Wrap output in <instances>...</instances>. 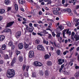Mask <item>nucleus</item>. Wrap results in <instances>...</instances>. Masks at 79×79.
Segmentation results:
<instances>
[{
  "label": "nucleus",
  "instance_id": "obj_53",
  "mask_svg": "<svg viewBox=\"0 0 79 79\" xmlns=\"http://www.w3.org/2000/svg\"><path fill=\"white\" fill-rule=\"evenodd\" d=\"M75 39L77 41V40H79V36H78L77 37H76V38H75Z\"/></svg>",
  "mask_w": 79,
  "mask_h": 79
},
{
  "label": "nucleus",
  "instance_id": "obj_51",
  "mask_svg": "<svg viewBox=\"0 0 79 79\" xmlns=\"http://www.w3.org/2000/svg\"><path fill=\"white\" fill-rule=\"evenodd\" d=\"M29 68V66H27L26 69V71L28 72Z\"/></svg>",
  "mask_w": 79,
  "mask_h": 79
},
{
  "label": "nucleus",
  "instance_id": "obj_13",
  "mask_svg": "<svg viewBox=\"0 0 79 79\" xmlns=\"http://www.w3.org/2000/svg\"><path fill=\"white\" fill-rule=\"evenodd\" d=\"M5 3L6 5H9L11 3L10 0H5Z\"/></svg>",
  "mask_w": 79,
  "mask_h": 79
},
{
  "label": "nucleus",
  "instance_id": "obj_57",
  "mask_svg": "<svg viewBox=\"0 0 79 79\" xmlns=\"http://www.w3.org/2000/svg\"><path fill=\"white\" fill-rule=\"evenodd\" d=\"M48 21H50L52 23H53V22H54L53 20L52 19H48Z\"/></svg>",
  "mask_w": 79,
  "mask_h": 79
},
{
  "label": "nucleus",
  "instance_id": "obj_56",
  "mask_svg": "<svg viewBox=\"0 0 79 79\" xmlns=\"http://www.w3.org/2000/svg\"><path fill=\"white\" fill-rule=\"evenodd\" d=\"M0 53H1V54H3V51H2V49L0 48Z\"/></svg>",
  "mask_w": 79,
  "mask_h": 79
},
{
  "label": "nucleus",
  "instance_id": "obj_27",
  "mask_svg": "<svg viewBox=\"0 0 79 79\" xmlns=\"http://www.w3.org/2000/svg\"><path fill=\"white\" fill-rule=\"evenodd\" d=\"M67 31V30L66 29H64L63 31V37H64V38H65V34H66V33H65V32H66V31Z\"/></svg>",
  "mask_w": 79,
  "mask_h": 79
},
{
  "label": "nucleus",
  "instance_id": "obj_58",
  "mask_svg": "<svg viewBox=\"0 0 79 79\" xmlns=\"http://www.w3.org/2000/svg\"><path fill=\"white\" fill-rule=\"evenodd\" d=\"M74 34H75V33H74V31H73L72 33L71 36H74Z\"/></svg>",
  "mask_w": 79,
  "mask_h": 79
},
{
  "label": "nucleus",
  "instance_id": "obj_17",
  "mask_svg": "<svg viewBox=\"0 0 79 79\" xmlns=\"http://www.w3.org/2000/svg\"><path fill=\"white\" fill-rule=\"evenodd\" d=\"M35 43L36 45H39L40 43V40L38 39H37L35 41Z\"/></svg>",
  "mask_w": 79,
  "mask_h": 79
},
{
  "label": "nucleus",
  "instance_id": "obj_62",
  "mask_svg": "<svg viewBox=\"0 0 79 79\" xmlns=\"http://www.w3.org/2000/svg\"><path fill=\"white\" fill-rule=\"evenodd\" d=\"M39 15H42V12L41 11H40L39 12Z\"/></svg>",
  "mask_w": 79,
  "mask_h": 79
},
{
  "label": "nucleus",
  "instance_id": "obj_14",
  "mask_svg": "<svg viewBox=\"0 0 79 79\" xmlns=\"http://www.w3.org/2000/svg\"><path fill=\"white\" fill-rule=\"evenodd\" d=\"M5 37L3 35H1L0 36V42H2L3 40L5 39Z\"/></svg>",
  "mask_w": 79,
  "mask_h": 79
},
{
  "label": "nucleus",
  "instance_id": "obj_34",
  "mask_svg": "<svg viewBox=\"0 0 79 79\" xmlns=\"http://www.w3.org/2000/svg\"><path fill=\"white\" fill-rule=\"evenodd\" d=\"M56 53L58 55H60V53H61V51H60V50L59 49L57 50Z\"/></svg>",
  "mask_w": 79,
  "mask_h": 79
},
{
  "label": "nucleus",
  "instance_id": "obj_6",
  "mask_svg": "<svg viewBox=\"0 0 79 79\" xmlns=\"http://www.w3.org/2000/svg\"><path fill=\"white\" fill-rule=\"evenodd\" d=\"M28 57L32 58L34 56V52L33 51H30L28 54Z\"/></svg>",
  "mask_w": 79,
  "mask_h": 79
},
{
  "label": "nucleus",
  "instance_id": "obj_54",
  "mask_svg": "<svg viewBox=\"0 0 79 79\" xmlns=\"http://www.w3.org/2000/svg\"><path fill=\"white\" fill-rule=\"evenodd\" d=\"M48 35H49L48 36V38H52V35H51V34L48 33Z\"/></svg>",
  "mask_w": 79,
  "mask_h": 79
},
{
  "label": "nucleus",
  "instance_id": "obj_41",
  "mask_svg": "<svg viewBox=\"0 0 79 79\" xmlns=\"http://www.w3.org/2000/svg\"><path fill=\"white\" fill-rule=\"evenodd\" d=\"M67 12H68V13H71V9L68 8L67 9Z\"/></svg>",
  "mask_w": 79,
  "mask_h": 79
},
{
  "label": "nucleus",
  "instance_id": "obj_39",
  "mask_svg": "<svg viewBox=\"0 0 79 79\" xmlns=\"http://www.w3.org/2000/svg\"><path fill=\"white\" fill-rule=\"evenodd\" d=\"M39 74L40 76H43V71H40Z\"/></svg>",
  "mask_w": 79,
  "mask_h": 79
},
{
  "label": "nucleus",
  "instance_id": "obj_32",
  "mask_svg": "<svg viewBox=\"0 0 79 79\" xmlns=\"http://www.w3.org/2000/svg\"><path fill=\"white\" fill-rule=\"evenodd\" d=\"M56 37H57V39L59 38L60 37V33H57L56 35Z\"/></svg>",
  "mask_w": 79,
  "mask_h": 79
},
{
  "label": "nucleus",
  "instance_id": "obj_15",
  "mask_svg": "<svg viewBox=\"0 0 79 79\" xmlns=\"http://www.w3.org/2000/svg\"><path fill=\"white\" fill-rule=\"evenodd\" d=\"M53 13L54 15H59V12L58 10H54L53 11Z\"/></svg>",
  "mask_w": 79,
  "mask_h": 79
},
{
  "label": "nucleus",
  "instance_id": "obj_2",
  "mask_svg": "<svg viewBox=\"0 0 79 79\" xmlns=\"http://www.w3.org/2000/svg\"><path fill=\"white\" fill-rule=\"evenodd\" d=\"M16 57H14L13 59L12 60L11 62L10 63V64H9V61H8L7 63V64H9V66H11V67H13V66H14V64L16 62Z\"/></svg>",
  "mask_w": 79,
  "mask_h": 79
},
{
  "label": "nucleus",
  "instance_id": "obj_33",
  "mask_svg": "<svg viewBox=\"0 0 79 79\" xmlns=\"http://www.w3.org/2000/svg\"><path fill=\"white\" fill-rule=\"evenodd\" d=\"M24 75L26 77H29V74H28V73L27 72L25 73H24Z\"/></svg>",
  "mask_w": 79,
  "mask_h": 79
},
{
  "label": "nucleus",
  "instance_id": "obj_19",
  "mask_svg": "<svg viewBox=\"0 0 79 79\" xmlns=\"http://www.w3.org/2000/svg\"><path fill=\"white\" fill-rule=\"evenodd\" d=\"M47 64L48 66H52V62L50 61H48L47 62Z\"/></svg>",
  "mask_w": 79,
  "mask_h": 79
},
{
  "label": "nucleus",
  "instance_id": "obj_4",
  "mask_svg": "<svg viewBox=\"0 0 79 79\" xmlns=\"http://www.w3.org/2000/svg\"><path fill=\"white\" fill-rule=\"evenodd\" d=\"M37 49L38 50H40V51H43L44 52L45 51V48L42 45L39 44L37 46Z\"/></svg>",
  "mask_w": 79,
  "mask_h": 79
},
{
  "label": "nucleus",
  "instance_id": "obj_50",
  "mask_svg": "<svg viewBox=\"0 0 79 79\" xmlns=\"http://www.w3.org/2000/svg\"><path fill=\"white\" fill-rule=\"evenodd\" d=\"M46 30L47 31H51V32H52V30L50 28H47L46 29Z\"/></svg>",
  "mask_w": 79,
  "mask_h": 79
},
{
  "label": "nucleus",
  "instance_id": "obj_9",
  "mask_svg": "<svg viewBox=\"0 0 79 79\" xmlns=\"http://www.w3.org/2000/svg\"><path fill=\"white\" fill-rule=\"evenodd\" d=\"M24 26H25L26 28H24V30L25 31V33L26 34V33L27 32V31L29 32V27L28 26L26 25V24H25Z\"/></svg>",
  "mask_w": 79,
  "mask_h": 79
},
{
  "label": "nucleus",
  "instance_id": "obj_43",
  "mask_svg": "<svg viewBox=\"0 0 79 79\" xmlns=\"http://www.w3.org/2000/svg\"><path fill=\"white\" fill-rule=\"evenodd\" d=\"M51 3H52V1H51V0H50L47 3V4L48 5H50V4H51Z\"/></svg>",
  "mask_w": 79,
  "mask_h": 79
},
{
  "label": "nucleus",
  "instance_id": "obj_28",
  "mask_svg": "<svg viewBox=\"0 0 79 79\" xmlns=\"http://www.w3.org/2000/svg\"><path fill=\"white\" fill-rule=\"evenodd\" d=\"M43 44H45L46 45H48V41H46L45 40H43Z\"/></svg>",
  "mask_w": 79,
  "mask_h": 79
},
{
  "label": "nucleus",
  "instance_id": "obj_29",
  "mask_svg": "<svg viewBox=\"0 0 79 79\" xmlns=\"http://www.w3.org/2000/svg\"><path fill=\"white\" fill-rule=\"evenodd\" d=\"M19 61H20V62H21L23 60V58L21 56H19Z\"/></svg>",
  "mask_w": 79,
  "mask_h": 79
},
{
  "label": "nucleus",
  "instance_id": "obj_31",
  "mask_svg": "<svg viewBox=\"0 0 79 79\" xmlns=\"http://www.w3.org/2000/svg\"><path fill=\"white\" fill-rule=\"evenodd\" d=\"M12 55H13V52H12L11 51L9 52V58H11Z\"/></svg>",
  "mask_w": 79,
  "mask_h": 79
},
{
  "label": "nucleus",
  "instance_id": "obj_25",
  "mask_svg": "<svg viewBox=\"0 0 79 79\" xmlns=\"http://www.w3.org/2000/svg\"><path fill=\"white\" fill-rule=\"evenodd\" d=\"M44 74L46 76H48L49 75V72L47 70H46L44 71Z\"/></svg>",
  "mask_w": 79,
  "mask_h": 79
},
{
  "label": "nucleus",
  "instance_id": "obj_45",
  "mask_svg": "<svg viewBox=\"0 0 79 79\" xmlns=\"http://www.w3.org/2000/svg\"><path fill=\"white\" fill-rule=\"evenodd\" d=\"M26 65L25 64H23V70H24L25 69V68H26Z\"/></svg>",
  "mask_w": 79,
  "mask_h": 79
},
{
  "label": "nucleus",
  "instance_id": "obj_64",
  "mask_svg": "<svg viewBox=\"0 0 79 79\" xmlns=\"http://www.w3.org/2000/svg\"><path fill=\"white\" fill-rule=\"evenodd\" d=\"M77 60L79 61V54L77 56Z\"/></svg>",
  "mask_w": 79,
  "mask_h": 79
},
{
  "label": "nucleus",
  "instance_id": "obj_59",
  "mask_svg": "<svg viewBox=\"0 0 79 79\" xmlns=\"http://www.w3.org/2000/svg\"><path fill=\"white\" fill-rule=\"evenodd\" d=\"M79 8V5H77L76 6L75 9L76 10H78Z\"/></svg>",
  "mask_w": 79,
  "mask_h": 79
},
{
  "label": "nucleus",
  "instance_id": "obj_60",
  "mask_svg": "<svg viewBox=\"0 0 79 79\" xmlns=\"http://www.w3.org/2000/svg\"><path fill=\"white\" fill-rule=\"evenodd\" d=\"M11 7H8L7 9V11H11Z\"/></svg>",
  "mask_w": 79,
  "mask_h": 79
},
{
  "label": "nucleus",
  "instance_id": "obj_7",
  "mask_svg": "<svg viewBox=\"0 0 79 79\" xmlns=\"http://www.w3.org/2000/svg\"><path fill=\"white\" fill-rule=\"evenodd\" d=\"M3 32H10V34H12V32H11V29L10 28H6L3 30Z\"/></svg>",
  "mask_w": 79,
  "mask_h": 79
},
{
  "label": "nucleus",
  "instance_id": "obj_38",
  "mask_svg": "<svg viewBox=\"0 0 79 79\" xmlns=\"http://www.w3.org/2000/svg\"><path fill=\"white\" fill-rule=\"evenodd\" d=\"M62 60V59H59L58 60V64H59L60 65H61V64H60V63H61Z\"/></svg>",
  "mask_w": 79,
  "mask_h": 79
},
{
  "label": "nucleus",
  "instance_id": "obj_8",
  "mask_svg": "<svg viewBox=\"0 0 79 79\" xmlns=\"http://www.w3.org/2000/svg\"><path fill=\"white\" fill-rule=\"evenodd\" d=\"M15 23V22L14 21L10 22L9 23H8L6 25V27H11L12 26L13 24Z\"/></svg>",
  "mask_w": 79,
  "mask_h": 79
},
{
  "label": "nucleus",
  "instance_id": "obj_55",
  "mask_svg": "<svg viewBox=\"0 0 79 79\" xmlns=\"http://www.w3.org/2000/svg\"><path fill=\"white\" fill-rule=\"evenodd\" d=\"M15 45H12L11 46V50H13L15 48Z\"/></svg>",
  "mask_w": 79,
  "mask_h": 79
},
{
  "label": "nucleus",
  "instance_id": "obj_30",
  "mask_svg": "<svg viewBox=\"0 0 79 79\" xmlns=\"http://www.w3.org/2000/svg\"><path fill=\"white\" fill-rule=\"evenodd\" d=\"M15 10L16 11L18 10V6L17 4H15Z\"/></svg>",
  "mask_w": 79,
  "mask_h": 79
},
{
  "label": "nucleus",
  "instance_id": "obj_12",
  "mask_svg": "<svg viewBox=\"0 0 79 79\" xmlns=\"http://www.w3.org/2000/svg\"><path fill=\"white\" fill-rule=\"evenodd\" d=\"M19 4L23 5H24V3H26V2H25V1H23V0H19Z\"/></svg>",
  "mask_w": 79,
  "mask_h": 79
},
{
  "label": "nucleus",
  "instance_id": "obj_18",
  "mask_svg": "<svg viewBox=\"0 0 79 79\" xmlns=\"http://www.w3.org/2000/svg\"><path fill=\"white\" fill-rule=\"evenodd\" d=\"M74 76L75 77H79V71L77 72L74 74Z\"/></svg>",
  "mask_w": 79,
  "mask_h": 79
},
{
  "label": "nucleus",
  "instance_id": "obj_48",
  "mask_svg": "<svg viewBox=\"0 0 79 79\" xmlns=\"http://www.w3.org/2000/svg\"><path fill=\"white\" fill-rule=\"evenodd\" d=\"M46 30H44L42 32H41V33H42V34L43 33L44 34H45V33H46Z\"/></svg>",
  "mask_w": 79,
  "mask_h": 79
},
{
  "label": "nucleus",
  "instance_id": "obj_49",
  "mask_svg": "<svg viewBox=\"0 0 79 79\" xmlns=\"http://www.w3.org/2000/svg\"><path fill=\"white\" fill-rule=\"evenodd\" d=\"M8 44L9 46H10H10H11V45H12L13 44L12 43V42H10Z\"/></svg>",
  "mask_w": 79,
  "mask_h": 79
},
{
  "label": "nucleus",
  "instance_id": "obj_11",
  "mask_svg": "<svg viewBox=\"0 0 79 79\" xmlns=\"http://www.w3.org/2000/svg\"><path fill=\"white\" fill-rule=\"evenodd\" d=\"M24 44L23 43H19L18 44V47L19 50H22L24 47Z\"/></svg>",
  "mask_w": 79,
  "mask_h": 79
},
{
  "label": "nucleus",
  "instance_id": "obj_61",
  "mask_svg": "<svg viewBox=\"0 0 79 79\" xmlns=\"http://www.w3.org/2000/svg\"><path fill=\"white\" fill-rule=\"evenodd\" d=\"M74 21L76 23H77L79 21V19H75Z\"/></svg>",
  "mask_w": 79,
  "mask_h": 79
},
{
  "label": "nucleus",
  "instance_id": "obj_23",
  "mask_svg": "<svg viewBox=\"0 0 79 79\" xmlns=\"http://www.w3.org/2000/svg\"><path fill=\"white\" fill-rule=\"evenodd\" d=\"M32 77H37L36 73L35 72L32 73Z\"/></svg>",
  "mask_w": 79,
  "mask_h": 79
},
{
  "label": "nucleus",
  "instance_id": "obj_42",
  "mask_svg": "<svg viewBox=\"0 0 79 79\" xmlns=\"http://www.w3.org/2000/svg\"><path fill=\"white\" fill-rule=\"evenodd\" d=\"M58 41H61L62 40V37H61L60 36L59 38H58Z\"/></svg>",
  "mask_w": 79,
  "mask_h": 79
},
{
  "label": "nucleus",
  "instance_id": "obj_44",
  "mask_svg": "<svg viewBox=\"0 0 79 79\" xmlns=\"http://www.w3.org/2000/svg\"><path fill=\"white\" fill-rule=\"evenodd\" d=\"M71 1L72 2V3H73L74 5H75L76 4V1L77 0H72Z\"/></svg>",
  "mask_w": 79,
  "mask_h": 79
},
{
  "label": "nucleus",
  "instance_id": "obj_63",
  "mask_svg": "<svg viewBox=\"0 0 79 79\" xmlns=\"http://www.w3.org/2000/svg\"><path fill=\"white\" fill-rule=\"evenodd\" d=\"M32 34L33 35H36V33H35L34 32H32Z\"/></svg>",
  "mask_w": 79,
  "mask_h": 79
},
{
  "label": "nucleus",
  "instance_id": "obj_22",
  "mask_svg": "<svg viewBox=\"0 0 79 79\" xmlns=\"http://www.w3.org/2000/svg\"><path fill=\"white\" fill-rule=\"evenodd\" d=\"M4 58L5 60H8V59H10V57L7 54H5L4 56Z\"/></svg>",
  "mask_w": 79,
  "mask_h": 79
},
{
  "label": "nucleus",
  "instance_id": "obj_5",
  "mask_svg": "<svg viewBox=\"0 0 79 79\" xmlns=\"http://www.w3.org/2000/svg\"><path fill=\"white\" fill-rule=\"evenodd\" d=\"M29 31H28L29 33H32V32H33V31H34V27L32 26V23H29Z\"/></svg>",
  "mask_w": 79,
  "mask_h": 79
},
{
  "label": "nucleus",
  "instance_id": "obj_16",
  "mask_svg": "<svg viewBox=\"0 0 79 79\" xmlns=\"http://www.w3.org/2000/svg\"><path fill=\"white\" fill-rule=\"evenodd\" d=\"M50 56L48 54H45L44 56V59L45 60H47V59H49L50 58Z\"/></svg>",
  "mask_w": 79,
  "mask_h": 79
},
{
  "label": "nucleus",
  "instance_id": "obj_36",
  "mask_svg": "<svg viewBox=\"0 0 79 79\" xmlns=\"http://www.w3.org/2000/svg\"><path fill=\"white\" fill-rule=\"evenodd\" d=\"M67 25L69 27H71V24L70 22H69L67 23Z\"/></svg>",
  "mask_w": 79,
  "mask_h": 79
},
{
  "label": "nucleus",
  "instance_id": "obj_20",
  "mask_svg": "<svg viewBox=\"0 0 79 79\" xmlns=\"http://www.w3.org/2000/svg\"><path fill=\"white\" fill-rule=\"evenodd\" d=\"M1 48L2 50H6V45L5 44H4L2 45Z\"/></svg>",
  "mask_w": 79,
  "mask_h": 79
},
{
  "label": "nucleus",
  "instance_id": "obj_10",
  "mask_svg": "<svg viewBox=\"0 0 79 79\" xmlns=\"http://www.w3.org/2000/svg\"><path fill=\"white\" fill-rule=\"evenodd\" d=\"M21 35V32L20 31H18L15 34V36L17 39H18L20 37Z\"/></svg>",
  "mask_w": 79,
  "mask_h": 79
},
{
  "label": "nucleus",
  "instance_id": "obj_21",
  "mask_svg": "<svg viewBox=\"0 0 79 79\" xmlns=\"http://www.w3.org/2000/svg\"><path fill=\"white\" fill-rule=\"evenodd\" d=\"M5 12V10L3 9H0V14H3Z\"/></svg>",
  "mask_w": 79,
  "mask_h": 79
},
{
  "label": "nucleus",
  "instance_id": "obj_47",
  "mask_svg": "<svg viewBox=\"0 0 79 79\" xmlns=\"http://www.w3.org/2000/svg\"><path fill=\"white\" fill-rule=\"evenodd\" d=\"M20 53H21V52L18 51H17L16 52V54L17 55H19V54H20Z\"/></svg>",
  "mask_w": 79,
  "mask_h": 79
},
{
  "label": "nucleus",
  "instance_id": "obj_40",
  "mask_svg": "<svg viewBox=\"0 0 79 79\" xmlns=\"http://www.w3.org/2000/svg\"><path fill=\"white\" fill-rule=\"evenodd\" d=\"M51 32H52V36H53L54 37H55V35H56V34H55V32H52V31Z\"/></svg>",
  "mask_w": 79,
  "mask_h": 79
},
{
  "label": "nucleus",
  "instance_id": "obj_37",
  "mask_svg": "<svg viewBox=\"0 0 79 79\" xmlns=\"http://www.w3.org/2000/svg\"><path fill=\"white\" fill-rule=\"evenodd\" d=\"M4 63V61L2 59L0 60V64H3Z\"/></svg>",
  "mask_w": 79,
  "mask_h": 79
},
{
  "label": "nucleus",
  "instance_id": "obj_3",
  "mask_svg": "<svg viewBox=\"0 0 79 79\" xmlns=\"http://www.w3.org/2000/svg\"><path fill=\"white\" fill-rule=\"evenodd\" d=\"M33 65L35 66H39V67H40L42 66V64L37 61H35L33 62Z\"/></svg>",
  "mask_w": 79,
  "mask_h": 79
},
{
  "label": "nucleus",
  "instance_id": "obj_35",
  "mask_svg": "<svg viewBox=\"0 0 79 79\" xmlns=\"http://www.w3.org/2000/svg\"><path fill=\"white\" fill-rule=\"evenodd\" d=\"M67 53H69V51L66 50L65 51H64L63 52V54L64 55H66Z\"/></svg>",
  "mask_w": 79,
  "mask_h": 79
},
{
  "label": "nucleus",
  "instance_id": "obj_46",
  "mask_svg": "<svg viewBox=\"0 0 79 79\" xmlns=\"http://www.w3.org/2000/svg\"><path fill=\"white\" fill-rule=\"evenodd\" d=\"M64 59H62V61L60 63V65H61V64H62L63 63H64Z\"/></svg>",
  "mask_w": 79,
  "mask_h": 79
},
{
  "label": "nucleus",
  "instance_id": "obj_24",
  "mask_svg": "<svg viewBox=\"0 0 79 79\" xmlns=\"http://www.w3.org/2000/svg\"><path fill=\"white\" fill-rule=\"evenodd\" d=\"M29 46H28V45H27V44H26V42L24 43V48L25 49H27L28 48V47Z\"/></svg>",
  "mask_w": 79,
  "mask_h": 79
},
{
  "label": "nucleus",
  "instance_id": "obj_26",
  "mask_svg": "<svg viewBox=\"0 0 79 79\" xmlns=\"http://www.w3.org/2000/svg\"><path fill=\"white\" fill-rule=\"evenodd\" d=\"M33 26H34V27H37V28H38V29H40V27H39V24H38L37 23L34 24L33 25Z\"/></svg>",
  "mask_w": 79,
  "mask_h": 79
},
{
  "label": "nucleus",
  "instance_id": "obj_1",
  "mask_svg": "<svg viewBox=\"0 0 79 79\" xmlns=\"http://www.w3.org/2000/svg\"><path fill=\"white\" fill-rule=\"evenodd\" d=\"M15 75V72L13 69H8L7 70L6 76L8 78H13Z\"/></svg>",
  "mask_w": 79,
  "mask_h": 79
},
{
  "label": "nucleus",
  "instance_id": "obj_52",
  "mask_svg": "<svg viewBox=\"0 0 79 79\" xmlns=\"http://www.w3.org/2000/svg\"><path fill=\"white\" fill-rule=\"evenodd\" d=\"M74 47H73L71 48H70V49L69 50V51L71 52V51H72V50H74Z\"/></svg>",
  "mask_w": 79,
  "mask_h": 79
}]
</instances>
